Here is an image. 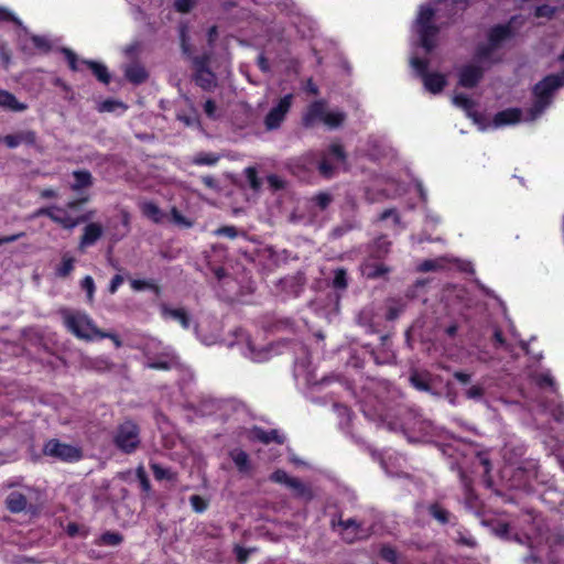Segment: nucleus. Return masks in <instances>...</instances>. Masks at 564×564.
Wrapping results in <instances>:
<instances>
[{
	"label": "nucleus",
	"instance_id": "nucleus-11",
	"mask_svg": "<svg viewBox=\"0 0 564 564\" xmlns=\"http://www.w3.org/2000/svg\"><path fill=\"white\" fill-rule=\"evenodd\" d=\"M492 532L505 540H512L520 544H528L530 547L538 546L542 542L541 534H529L523 533V535H520L517 532H512V529L510 525L506 522H498L492 527Z\"/></svg>",
	"mask_w": 564,
	"mask_h": 564
},
{
	"label": "nucleus",
	"instance_id": "nucleus-40",
	"mask_svg": "<svg viewBox=\"0 0 564 564\" xmlns=\"http://www.w3.org/2000/svg\"><path fill=\"white\" fill-rule=\"evenodd\" d=\"M444 265H445V259L437 258V259H433V260L423 261L419 265V270L422 272L435 271V270L444 268Z\"/></svg>",
	"mask_w": 564,
	"mask_h": 564
},
{
	"label": "nucleus",
	"instance_id": "nucleus-16",
	"mask_svg": "<svg viewBox=\"0 0 564 564\" xmlns=\"http://www.w3.org/2000/svg\"><path fill=\"white\" fill-rule=\"evenodd\" d=\"M141 210L145 217L153 220L154 223H163L167 219L171 223H176V206H172L169 214L163 213L156 204L152 202H145L141 205Z\"/></svg>",
	"mask_w": 564,
	"mask_h": 564
},
{
	"label": "nucleus",
	"instance_id": "nucleus-55",
	"mask_svg": "<svg viewBox=\"0 0 564 564\" xmlns=\"http://www.w3.org/2000/svg\"><path fill=\"white\" fill-rule=\"evenodd\" d=\"M215 235L225 236L230 239H235L238 236L237 228L234 226H224L215 230Z\"/></svg>",
	"mask_w": 564,
	"mask_h": 564
},
{
	"label": "nucleus",
	"instance_id": "nucleus-61",
	"mask_svg": "<svg viewBox=\"0 0 564 564\" xmlns=\"http://www.w3.org/2000/svg\"><path fill=\"white\" fill-rule=\"evenodd\" d=\"M204 111L209 118H216L217 106L213 100H206L204 104Z\"/></svg>",
	"mask_w": 564,
	"mask_h": 564
},
{
	"label": "nucleus",
	"instance_id": "nucleus-8",
	"mask_svg": "<svg viewBox=\"0 0 564 564\" xmlns=\"http://www.w3.org/2000/svg\"><path fill=\"white\" fill-rule=\"evenodd\" d=\"M410 64L422 78L424 88L431 94H438L446 86L447 80L445 75L427 72L429 62L426 59L412 56Z\"/></svg>",
	"mask_w": 564,
	"mask_h": 564
},
{
	"label": "nucleus",
	"instance_id": "nucleus-29",
	"mask_svg": "<svg viewBox=\"0 0 564 564\" xmlns=\"http://www.w3.org/2000/svg\"><path fill=\"white\" fill-rule=\"evenodd\" d=\"M429 513L441 524L448 523L452 518L451 512L438 503H432L429 507Z\"/></svg>",
	"mask_w": 564,
	"mask_h": 564
},
{
	"label": "nucleus",
	"instance_id": "nucleus-24",
	"mask_svg": "<svg viewBox=\"0 0 564 564\" xmlns=\"http://www.w3.org/2000/svg\"><path fill=\"white\" fill-rule=\"evenodd\" d=\"M252 436L264 444H269L270 442L282 444L284 442V436L281 435L278 430L264 431L256 427L252 430Z\"/></svg>",
	"mask_w": 564,
	"mask_h": 564
},
{
	"label": "nucleus",
	"instance_id": "nucleus-27",
	"mask_svg": "<svg viewBox=\"0 0 564 564\" xmlns=\"http://www.w3.org/2000/svg\"><path fill=\"white\" fill-rule=\"evenodd\" d=\"M84 366L97 372H106L112 368V364L105 357L88 358L85 360Z\"/></svg>",
	"mask_w": 564,
	"mask_h": 564
},
{
	"label": "nucleus",
	"instance_id": "nucleus-12",
	"mask_svg": "<svg viewBox=\"0 0 564 564\" xmlns=\"http://www.w3.org/2000/svg\"><path fill=\"white\" fill-rule=\"evenodd\" d=\"M293 97V94H288L271 108L264 118V126L267 130H275L282 124L286 113L291 109Z\"/></svg>",
	"mask_w": 564,
	"mask_h": 564
},
{
	"label": "nucleus",
	"instance_id": "nucleus-6",
	"mask_svg": "<svg viewBox=\"0 0 564 564\" xmlns=\"http://www.w3.org/2000/svg\"><path fill=\"white\" fill-rule=\"evenodd\" d=\"M64 325L78 338L91 340L98 337V329L93 321L85 314L65 312L63 314Z\"/></svg>",
	"mask_w": 564,
	"mask_h": 564
},
{
	"label": "nucleus",
	"instance_id": "nucleus-52",
	"mask_svg": "<svg viewBox=\"0 0 564 564\" xmlns=\"http://www.w3.org/2000/svg\"><path fill=\"white\" fill-rule=\"evenodd\" d=\"M82 289L87 293V297L89 301L94 299L95 293V282L90 275H86L80 282Z\"/></svg>",
	"mask_w": 564,
	"mask_h": 564
},
{
	"label": "nucleus",
	"instance_id": "nucleus-48",
	"mask_svg": "<svg viewBox=\"0 0 564 564\" xmlns=\"http://www.w3.org/2000/svg\"><path fill=\"white\" fill-rule=\"evenodd\" d=\"M31 41L33 45L43 53H48L52 48V45L47 37L42 35H32Z\"/></svg>",
	"mask_w": 564,
	"mask_h": 564
},
{
	"label": "nucleus",
	"instance_id": "nucleus-2",
	"mask_svg": "<svg viewBox=\"0 0 564 564\" xmlns=\"http://www.w3.org/2000/svg\"><path fill=\"white\" fill-rule=\"evenodd\" d=\"M564 86V70L560 74L549 75L539 82L533 89L534 102L522 117V111L518 108H510L499 111L494 117V126L496 128L518 123L520 121H533L539 118L543 111L551 105L553 94Z\"/></svg>",
	"mask_w": 564,
	"mask_h": 564
},
{
	"label": "nucleus",
	"instance_id": "nucleus-26",
	"mask_svg": "<svg viewBox=\"0 0 564 564\" xmlns=\"http://www.w3.org/2000/svg\"><path fill=\"white\" fill-rule=\"evenodd\" d=\"M230 458L232 459L239 471L248 473L250 470L251 466L249 455L245 451L239 448L232 449L230 452Z\"/></svg>",
	"mask_w": 564,
	"mask_h": 564
},
{
	"label": "nucleus",
	"instance_id": "nucleus-3",
	"mask_svg": "<svg viewBox=\"0 0 564 564\" xmlns=\"http://www.w3.org/2000/svg\"><path fill=\"white\" fill-rule=\"evenodd\" d=\"M434 15L435 10L429 4H422L412 26L414 34L417 36L419 44L426 53L432 52L436 46L438 28L433 23Z\"/></svg>",
	"mask_w": 564,
	"mask_h": 564
},
{
	"label": "nucleus",
	"instance_id": "nucleus-38",
	"mask_svg": "<svg viewBox=\"0 0 564 564\" xmlns=\"http://www.w3.org/2000/svg\"><path fill=\"white\" fill-rule=\"evenodd\" d=\"M286 486L295 490L297 496L311 498L310 489L300 479L291 477Z\"/></svg>",
	"mask_w": 564,
	"mask_h": 564
},
{
	"label": "nucleus",
	"instance_id": "nucleus-20",
	"mask_svg": "<svg viewBox=\"0 0 564 564\" xmlns=\"http://www.w3.org/2000/svg\"><path fill=\"white\" fill-rule=\"evenodd\" d=\"M80 63L82 65H86L100 83L105 85L110 83L111 75L105 64L90 59H82Z\"/></svg>",
	"mask_w": 564,
	"mask_h": 564
},
{
	"label": "nucleus",
	"instance_id": "nucleus-39",
	"mask_svg": "<svg viewBox=\"0 0 564 564\" xmlns=\"http://www.w3.org/2000/svg\"><path fill=\"white\" fill-rule=\"evenodd\" d=\"M177 316L178 323L182 325L184 329H189L191 326H193V332L195 335H197V325L193 321L192 316L185 310L178 308Z\"/></svg>",
	"mask_w": 564,
	"mask_h": 564
},
{
	"label": "nucleus",
	"instance_id": "nucleus-35",
	"mask_svg": "<svg viewBox=\"0 0 564 564\" xmlns=\"http://www.w3.org/2000/svg\"><path fill=\"white\" fill-rule=\"evenodd\" d=\"M75 259L73 257L64 256L61 264L56 268V275L66 278L74 270Z\"/></svg>",
	"mask_w": 564,
	"mask_h": 564
},
{
	"label": "nucleus",
	"instance_id": "nucleus-10",
	"mask_svg": "<svg viewBox=\"0 0 564 564\" xmlns=\"http://www.w3.org/2000/svg\"><path fill=\"white\" fill-rule=\"evenodd\" d=\"M346 154L340 144L334 143L328 151L323 154L318 164V171L324 177H332L334 172L345 164Z\"/></svg>",
	"mask_w": 564,
	"mask_h": 564
},
{
	"label": "nucleus",
	"instance_id": "nucleus-37",
	"mask_svg": "<svg viewBox=\"0 0 564 564\" xmlns=\"http://www.w3.org/2000/svg\"><path fill=\"white\" fill-rule=\"evenodd\" d=\"M412 386L420 391H430V383L425 375L414 372L410 377Z\"/></svg>",
	"mask_w": 564,
	"mask_h": 564
},
{
	"label": "nucleus",
	"instance_id": "nucleus-49",
	"mask_svg": "<svg viewBox=\"0 0 564 564\" xmlns=\"http://www.w3.org/2000/svg\"><path fill=\"white\" fill-rule=\"evenodd\" d=\"M142 44L140 42H133L126 46L124 48V55L127 58H129L131 62H138L137 58L139 54L141 53Z\"/></svg>",
	"mask_w": 564,
	"mask_h": 564
},
{
	"label": "nucleus",
	"instance_id": "nucleus-45",
	"mask_svg": "<svg viewBox=\"0 0 564 564\" xmlns=\"http://www.w3.org/2000/svg\"><path fill=\"white\" fill-rule=\"evenodd\" d=\"M151 469L156 480L171 479L173 476L172 470L170 468H165L158 463H152Z\"/></svg>",
	"mask_w": 564,
	"mask_h": 564
},
{
	"label": "nucleus",
	"instance_id": "nucleus-1",
	"mask_svg": "<svg viewBox=\"0 0 564 564\" xmlns=\"http://www.w3.org/2000/svg\"><path fill=\"white\" fill-rule=\"evenodd\" d=\"M512 36L510 25H497L491 29L488 43L477 48L475 58L458 72V84L465 88L475 87L482 77L485 68L499 61L497 51Z\"/></svg>",
	"mask_w": 564,
	"mask_h": 564
},
{
	"label": "nucleus",
	"instance_id": "nucleus-42",
	"mask_svg": "<svg viewBox=\"0 0 564 564\" xmlns=\"http://www.w3.org/2000/svg\"><path fill=\"white\" fill-rule=\"evenodd\" d=\"M532 380L539 388L554 387V380L549 371L533 375Z\"/></svg>",
	"mask_w": 564,
	"mask_h": 564
},
{
	"label": "nucleus",
	"instance_id": "nucleus-34",
	"mask_svg": "<svg viewBox=\"0 0 564 564\" xmlns=\"http://www.w3.org/2000/svg\"><path fill=\"white\" fill-rule=\"evenodd\" d=\"M122 541L123 536L119 532L107 531L102 533L99 538V544L101 545L117 546Z\"/></svg>",
	"mask_w": 564,
	"mask_h": 564
},
{
	"label": "nucleus",
	"instance_id": "nucleus-18",
	"mask_svg": "<svg viewBox=\"0 0 564 564\" xmlns=\"http://www.w3.org/2000/svg\"><path fill=\"white\" fill-rule=\"evenodd\" d=\"M123 72L127 80L133 85L143 84L149 77L147 69L139 62H130L124 65Z\"/></svg>",
	"mask_w": 564,
	"mask_h": 564
},
{
	"label": "nucleus",
	"instance_id": "nucleus-31",
	"mask_svg": "<svg viewBox=\"0 0 564 564\" xmlns=\"http://www.w3.org/2000/svg\"><path fill=\"white\" fill-rule=\"evenodd\" d=\"M345 120V113L339 110H326L323 122L328 128H337Z\"/></svg>",
	"mask_w": 564,
	"mask_h": 564
},
{
	"label": "nucleus",
	"instance_id": "nucleus-44",
	"mask_svg": "<svg viewBox=\"0 0 564 564\" xmlns=\"http://www.w3.org/2000/svg\"><path fill=\"white\" fill-rule=\"evenodd\" d=\"M182 379L184 382V388L191 387V383L194 382V372L188 366L178 364V380Z\"/></svg>",
	"mask_w": 564,
	"mask_h": 564
},
{
	"label": "nucleus",
	"instance_id": "nucleus-47",
	"mask_svg": "<svg viewBox=\"0 0 564 564\" xmlns=\"http://www.w3.org/2000/svg\"><path fill=\"white\" fill-rule=\"evenodd\" d=\"M390 245V241H388L386 238H378L373 243V254L377 258L384 256L386 253L389 252Z\"/></svg>",
	"mask_w": 564,
	"mask_h": 564
},
{
	"label": "nucleus",
	"instance_id": "nucleus-21",
	"mask_svg": "<svg viewBox=\"0 0 564 564\" xmlns=\"http://www.w3.org/2000/svg\"><path fill=\"white\" fill-rule=\"evenodd\" d=\"M0 107L11 111L21 112L28 109V105L20 102L13 94L0 89Z\"/></svg>",
	"mask_w": 564,
	"mask_h": 564
},
{
	"label": "nucleus",
	"instance_id": "nucleus-4",
	"mask_svg": "<svg viewBox=\"0 0 564 564\" xmlns=\"http://www.w3.org/2000/svg\"><path fill=\"white\" fill-rule=\"evenodd\" d=\"M180 40L183 54L193 62L195 68L194 79L203 89H210L216 85L215 75L207 68L209 56L204 54L202 56H194L192 47L188 43L185 29L180 30Z\"/></svg>",
	"mask_w": 564,
	"mask_h": 564
},
{
	"label": "nucleus",
	"instance_id": "nucleus-59",
	"mask_svg": "<svg viewBox=\"0 0 564 564\" xmlns=\"http://www.w3.org/2000/svg\"><path fill=\"white\" fill-rule=\"evenodd\" d=\"M198 0H178V12H188L197 3Z\"/></svg>",
	"mask_w": 564,
	"mask_h": 564
},
{
	"label": "nucleus",
	"instance_id": "nucleus-33",
	"mask_svg": "<svg viewBox=\"0 0 564 564\" xmlns=\"http://www.w3.org/2000/svg\"><path fill=\"white\" fill-rule=\"evenodd\" d=\"M0 23H13L26 31V28L23 25L22 21L10 9L2 6H0Z\"/></svg>",
	"mask_w": 564,
	"mask_h": 564
},
{
	"label": "nucleus",
	"instance_id": "nucleus-56",
	"mask_svg": "<svg viewBox=\"0 0 564 564\" xmlns=\"http://www.w3.org/2000/svg\"><path fill=\"white\" fill-rule=\"evenodd\" d=\"M314 202L321 209H325L330 204L332 196L328 193H319L314 197Z\"/></svg>",
	"mask_w": 564,
	"mask_h": 564
},
{
	"label": "nucleus",
	"instance_id": "nucleus-53",
	"mask_svg": "<svg viewBox=\"0 0 564 564\" xmlns=\"http://www.w3.org/2000/svg\"><path fill=\"white\" fill-rule=\"evenodd\" d=\"M333 285L336 289H345L347 286L346 271L337 269L334 273Z\"/></svg>",
	"mask_w": 564,
	"mask_h": 564
},
{
	"label": "nucleus",
	"instance_id": "nucleus-43",
	"mask_svg": "<svg viewBox=\"0 0 564 564\" xmlns=\"http://www.w3.org/2000/svg\"><path fill=\"white\" fill-rule=\"evenodd\" d=\"M135 476H137V479L139 480L142 491H144L145 494H149L151 491V484H150L149 477L147 475V471L142 465L137 467Z\"/></svg>",
	"mask_w": 564,
	"mask_h": 564
},
{
	"label": "nucleus",
	"instance_id": "nucleus-63",
	"mask_svg": "<svg viewBox=\"0 0 564 564\" xmlns=\"http://www.w3.org/2000/svg\"><path fill=\"white\" fill-rule=\"evenodd\" d=\"M389 217H393V220L395 224H399L400 219H399V215L397 214V212L394 209H387L384 210L382 214H381V220H384V219H388Z\"/></svg>",
	"mask_w": 564,
	"mask_h": 564
},
{
	"label": "nucleus",
	"instance_id": "nucleus-46",
	"mask_svg": "<svg viewBox=\"0 0 564 564\" xmlns=\"http://www.w3.org/2000/svg\"><path fill=\"white\" fill-rule=\"evenodd\" d=\"M465 395L469 400L482 401L485 395V388L480 384H474L466 389Z\"/></svg>",
	"mask_w": 564,
	"mask_h": 564
},
{
	"label": "nucleus",
	"instance_id": "nucleus-5",
	"mask_svg": "<svg viewBox=\"0 0 564 564\" xmlns=\"http://www.w3.org/2000/svg\"><path fill=\"white\" fill-rule=\"evenodd\" d=\"M112 443L123 454L135 453L141 445L139 425L131 420L120 423L113 431Z\"/></svg>",
	"mask_w": 564,
	"mask_h": 564
},
{
	"label": "nucleus",
	"instance_id": "nucleus-30",
	"mask_svg": "<svg viewBox=\"0 0 564 564\" xmlns=\"http://www.w3.org/2000/svg\"><path fill=\"white\" fill-rule=\"evenodd\" d=\"M220 156L212 152H200L192 158V163L195 165H215L219 161Z\"/></svg>",
	"mask_w": 564,
	"mask_h": 564
},
{
	"label": "nucleus",
	"instance_id": "nucleus-28",
	"mask_svg": "<svg viewBox=\"0 0 564 564\" xmlns=\"http://www.w3.org/2000/svg\"><path fill=\"white\" fill-rule=\"evenodd\" d=\"M379 554L382 560L390 564H403L404 561L401 554L391 545L383 544L380 547Z\"/></svg>",
	"mask_w": 564,
	"mask_h": 564
},
{
	"label": "nucleus",
	"instance_id": "nucleus-51",
	"mask_svg": "<svg viewBox=\"0 0 564 564\" xmlns=\"http://www.w3.org/2000/svg\"><path fill=\"white\" fill-rule=\"evenodd\" d=\"M117 108L126 109L127 107L121 101L107 99L99 105L98 109L101 112H104V111L111 112V111H115Z\"/></svg>",
	"mask_w": 564,
	"mask_h": 564
},
{
	"label": "nucleus",
	"instance_id": "nucleus-54",
	"mask_svg": "<svg viewBox=\"0 0 564 564\" xmlns=\"http://www.w3.org/2000/svg\"><path fill=\"white\" fill-rule=\"evenodd\" d=\"M189 503L194 511L196 512H203L207 508V502L204 498L197 495H193L189 498Z\"/></svg>",
	"mask_w": 564,
	"mask_h": 564
},
{
	"label": "nucleus",
	"instance_id": "nucleus-17",
	"mask_svg": "<svg viewBox=\"0 0 564 564\" xmlns=\"http://www.w3.org/2000/svg\"><path fill=\"white\" fill-rule=\"evenodd\" d=\"M102 234L104 230L100 224H88L83 230V235L79 240V249L84 250L87 247L94 246L101 238Z\"/></svg>",
	"mask_w": 564,
	"mask_h": 564
},
{
	"label": "nucleus",
	"instance_id": "nucleus-7",
	"mask_svg": "<svg viewBox=\"0 0 564 564\" xmlns=\"http://www.w3.org/2000/svg\"><path fill=\"white\" fill-rule=\"evenodd\" d=\"M42 453L45 456L65 463L78 462L83 457V452L79 447L63 443L57 438L46 441L43 445Z\"/></svg>",
	"mask_w": 564,
	"mask_h": 564
},
{
	"label": "nucleus",
	"instance_id": "nucleus-19",
	"mask_svg": "<svg viewBox=\"0 0 564 564\" xmlns=\"http://www.w3.org/2000/svg\"><path fill=\"white\" fill-rule=\"evenodd\" d=\"M326 112L325 104L323 101L313 102L303 117V124L307 128L313 127L317 121L324 120Z\"/></svg>",
	"mask_w": 564,
	"mask_h": 564
},
{
	"label": "nucleus",
	"instance_id": "nucleus-57",
	"mask_svg": "<svg viewBox=\"0 0 564 564\" xmlns=\"http://www.w3.org/2000/svg\"><path fill=\"white\" fill-rule=\"evenodd\" d=\"M271 480L279 484L288 485L291 477L284 470H275L271 476Z\"/></svg>",
	"mask_w": 564,
	"mask_h": 564
},
{
	"label": "nucleus",
	"instance_id": "nucleus-25",
	"mask_svg": "<svg viewBox=\"0 0 564 564\" xmlns=\"http://www.w3.org/2000/svg\"><path fill=\"white\" fill-rule=\"evenodd\" d=\"M452 100H453V104L456 107L463 109L469 118H473L476 120L477 113L475 111V102L473 99H470L469 97H467L464 94H456V95H454Z\"/></svg>",
	"mask_w": 564,
	"mask_h": 564
},
{
	"label": "nucleus",
	"instance_id": "nucleus-62",
	"mask_svg": "<svg viewBox=\"0 0 564 564\" xmlns=\"http://www.w3.org/2000/svg\"><path fill=\"white\" fill-rule=\"evenodd\" d=\"M457 542L468 547H475L477 545L476 540L471 535H466L460 532Z\"/></svg>",
	"mask_w": 564,
	"mask_h": 564
},
{
	"label": "nucleus",
	"instance_id": "nucleus-22",
	"mask_svg": "<svg viewBox=\"0 0 564 564\" xmlns=\"http://www.w3.org/2000/svg\"><path fill=\"white\" fill-rule=\"evenodd\" d=\"M26 506V497L19 491H12L6 498V507L12 513H20L24 511Z\"/></svg>",
	"mask_w": 564,
	"mask_h": 564
},
{
	"label": "nucleus",
	"instance_id": "nucleus-36",
	"mask_svg": "<svg viewBox=\"0 0 564 564\" xmlns=\"http://www.w3.org/2000/svg\"><path fill=\"white\" fill-rule=\"evenodd\" d=\"M61 53L65 56L67 63H68V66L69 68L73 70V72H80L82 68L79 66V64H82L76 55V53L74 51H72L70 48L68 47H62L61 48Z\"/></svg>",
	"mask_w": 564,
	"mask_h": 564
},
{
	"label": "nucleus",
	"instance_id": "nucleus-64",
	"mask_svg": "<svg viewBox=\"0 0 564 564\" xmlns=\"http://www.w3.org/2000/svg\"><path fill=\"white\" fill-rule=\"evenodd\" d=\"M149 286V283L144 280H132L131 281V288L134 290V291H141V290H144Z\"/></svg>",
	"mask_w": 564,
	"mask_h": 564
},
{
	"label": "nucleus",
	"instance_id": "nucleus-23",
	"mask_svg": "<svg viewBox=\"0 0 564 564\" xmlns=\"http://www.w3.org/2000/svg\"><path fill=\"white\" fill-rule=\"evenodd\" d=\"M74 183L70 188L74 192H79L83 188L90 187L93 185V175L87 170H77L73 172Z\"/></svg>",
	"mask_w": 564,
	"mask_h": 564
},
{
	"label": "nucleus",
	"instance_id": "nucleus-32",
	"mask_svg": "<svg viewBox=\"0 0 564 564\" xmlns=\"http://www.w3.org/2000/svg\"><path fill=\"white\" fill-rule=\"evenodd\" d=\"M388 272V268H386L383 264H375L370 261L366 262L364 265H362V273L367 276V278H371V279H375V278H378V276H381L383 275L384 273Z\"/></svg>",
	"mask_w": 564,
	"mask_h": 564
},
{
	"label": "nucleus",
	"instance_id": "nucleus-14",
	"mask_svg": "<svg viewBox=\"0 0 564 564\" xmlns=\"http://www.w3.org/2000/svg\"><path fill=\"white\" fill-rule=\"evenodd\" d=\"M241 405L237 403L236 401L231 400H214V399H206L202 400L198 406L195 409V411L200 415H210L216 414L218 411L223 414H226L228 410H235L237 411L238 408Z\"/></svg>",
	"mask_w": 564,
	"mask_h": 564
},
{
	"label": "nucleus",
	"instance_id": "nucleus-15",
	"mask_svg": "<svg viewBox=\"0 0 564 564\" xmlns=\"http://www.w3.org/2000/svg\"><path fill=\"white\" fill-rule=\"evenodd\" d=\"M0 142H3L9 149H15L21 144L35 148L37 143V133L30 129L20 130L15 133L0 138Z\"/></svg>",
	"mask_w": 564,
	"mask_h": 564
},
{
	"label": "nucleus",
	"instance_id": "nucleus-50",
	"mask_svg": "<svg viewBox=\"0 0 564 564\" xmlns=\"http://www.w3.org/2000/svg\"><path fill=\"white\" fill-rule=\"evenodd\" d=\"M556 12H557V8L556 7H552V6H549V4H542V6H539L535 9L534 15L536 18L552 19L555 15Z\"/></svg>",
	"mask_w": 564,
	"mask_h": 564
},
{
	"label": "nucleus",
	"instance_id": "nucleus-41",
	"mask_svg": "<svg viewBox=\"0 0 564 564\" xmlns=\"http://www.w3.org/2000/svg\"><path fill=\"white\" fill-rule=\"evenodd\" d=\"M243 355L253 361L261 362L267 359L268 351L264 349L256 350L254 347L248 343L247 350L243 351Z\"/></svg>",
	"mask_w": 564,
	"mask_h": 564
},
{
	"label": "nucleus",
	"instance_id": "nucleus-9",
	"mask_svg": "<svg viewBox=\"0 0 564 564\" xmlns=\"http://www.w3.org/2000/svg\"><path fill=\"white\" fill-rule=\"evenodd\" d=\"M37 216H46L55 224L61 225L63 228L72 230L82 223L88 221L93 217V213H88L76 218H73L66 210L57 206L40 208L36 212Z\"/></svg>",
	"mask_w": 564,
	"mask_h": 564
},
{
	"label": "nucleus",
	"instance_id": "nucleus-58",
	"mask_svg": "<svg viewBox=\"0 0 564 564\" xmlns=\"http://www.w3.org/2000/svg\"><path fill=\"white\" fill-rule=\"evenodd\" d=\"M98 338H109V339H111L117 348H120L122 346V340L119 338L118 335H116L113 333H108V332L99 330L98 332Z\"/></svg>",
	"mask_w": 564,
	"mask_h": 564
},
{
	"label": "nucleus",
	"instance_id": "nucleus-13",
	"mask_svg": "<svg viewBox=\"0 0 564 564\" xmlns=\"http://www.w3.org/2000/svg\"><path fill=\"white\" fill-rule=\"evenodd\" d=\"M337 525L340 528L339 533L343 540L347 543H354L370 535V529L365 528L355 519L339 520Z\"/></svg>",
	"mask_w": 564,
	"mask_h": 564
},
{
	"label": "nucleus",
	"instance_id": "nucleus-60",
	"mask_svg": "<svg viewBox=\"0 0 564 564\" xmlns=\"http://www.w3.org/2000/svg\"><path fill=\"white\" fill-rule=\"evenodd\" d=\"M122 282L123 278L120 274H116L110 281L108 288L109 293L115 294L118 291L119 286L122 284Z\"/></svg>",
	"mask_w": 564,
	"mask_h": 564
}]
</instances>
